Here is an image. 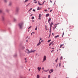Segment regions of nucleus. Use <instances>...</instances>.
<instances>
[{
  "label": "nucleus",
  "mask_w": 78,
  "mask_h": 78,
  "mask_svg": "<svg viewBox=\"0 0 78 78\" xmlns=\"http://www.w3.org/2000/svg\"><path fill=\"white\" fill-rule=\"evenodd\" d=\"M23 23H21L19 24L18 25L20 28L21 29L22 28V27H23Z\"/></svg>",
  "instance_id": "obj_1"
},
{
  "label": "nucleus",
  "mask_w": 78,
  "mask_h": 78,
  "mask_svg": "<svg viewBox=\"0 0 78 78\" xmlns=\"http://www.w3.org/2000/svg\"><path fill=\"white\" fill-rule=\"evenodd\" d=\"M46 59H47V57L46 56L44 55L43 57V62L46 61Z\"/></svg>",
  "instance_id": "obj_2"
},
{
  "label": "nucleus",
  "mask_w": 78,
  "mask_h": 78,
  "mask_svg": "<svg viewBox=\"0 0 78 78\" xmlns=\"http://www.w3.org/2000/svg\"><path fill=\"white\" fill-rule=\"evenodd\" d=\"M27 54H29V53H31V51H29V50L28 49H26L25 51L27 53Z\"/></svg>",
  "instance_id": "obj_3"
},
{
  "label": "nucleus",
  "mask_w": 78,
  "mask_h": 78,
  "mask_svg": "<svg viewBox=\"0 0 78 78\" xmlns=\"http://www.w3.org/2000/svg\"><path fill=\"white\" fill-rule=\"evenodd\" d=\"M36 51V50H33L32 49H31L30 50V53H34V52H35Z\"/></svg>",
  "instance_id": "obj_4"
},
{
  "label": "nucleus",
  "mask_w": 78,
  "mask_h": 78,
  "mask_svg": "<svg viewBox=\"0 0 78 78\" xmlns=\"http://www.w3.org/2000/svg\"><path fill=\"white\" fill-rule=\"evenodd\" d=\"M41 44V42H40V40L39 41V42L37 44V46H39V45H40Z\"/></svg>",
  "instance_id": "obj_5"
},
{
  "label": "nucleus",
  "mask_w": 78,
  "mask_h": 78,
  "mask_svg": "<svg viewBox=\"0 0 78 78\" xmlns=\"http://www.w3.org/2000/svg\"><path fill=\"white\" fill-rule=\"evenodd\" d=\"M37 69L38 70V71H40L41 70V67H38Z\"/></svg>",
  "instance_id": "obj_6"
},
{
  "label": "nucleus",
  "mask_w": 78,
  "mask_h": 78,
  "mask_svg": "<svg viewBox=\"0 0 78 78\" xmlns=\"http://www.w3.org/2000/svg\"><path fill=\"white\" fill-rule=\"evenodd\" d=\"M50 25V27H52V25H53V22H51V24L50 23H49Z\"/></svg>",
  "instance_id": "obj_7"
},
{
  "label": "nucleus",
  "mask_w": 78,
  "mask_h": 78,
  "mask_svg": "<svg viewBox=\"0 0 78 78\" xmlns=\"http://www.w3.org/2000/svg\"><path fill=\"white\" fill-rule=\"evenodd\" d=\"M19 8H16V12H19Z\"/></svg>",
  "instance_id": "obj_8"
},
{
  "label": "nucleus",
  "mask_w": 78,
  "mask_h": 78,
  "mask_svg": "<svg viewBox=\"0 0 78 78\" xmlns=\"http://www.w3.org/2000/svg\"><path fill=\"white\" fill-rule=\"evenodd\" d=\"M41 8H40L39 7H38L37 8V10H40V9H41Z\"/></svg>",
  "instance_id": "obj_9"
},
{
  "label": "nucleus",
  "mask_w": 78,
  "mask_h": 78,
  "mask_svg": "<svg viewBox=\"0 0 78 78\" xmlns=\"http://www.w3.org/2000/svg\"><path fill=\"white\" fill-rule=\"evenodd\" d=\"M51 18H49L48 20V23H50V20H51Z\"/></svg>",
  "instance_id": "obj_10"
},
{
  "label": "nucleus",
  "mask_w": 78,
  "mask_h": 78,
  "mask_svg": "<svg viewBox=\"0 0 78 78\" xmlns=\"http://www.w3.org/2000/svg\"><path fill=\"white\" fill-rule=\"evenodd\" d=\"M54 26L55 27H54L53 28H54V29H55V28H56V27H57L56 24H55Z\"/></svg>",
  "instance_id": "obj_11"
},
{
  "label": "nucleus",
  "mask_w": 78,
  "mask_h": 78,
  "mask_svg": "<svg viewBox=\"0 0 78 78\" xmlns=\"http://www.w3.org/2000/svg\"><path fill=\"white\" fill-rule=\"evenodd\" d=\"M51 27H50V33H51Z\"/></svg>",
  "instance_id": "obj_12"
},
{
  "label": "nucleus",
  "mask_w": 78,
  "mask_h": 78,
  "mask_svg": "<svg viewBox=\"0 0 78 78\" xmlns=\"http://www.w3.org/2000/svg\"><path fill=\"white\" fill-rule=\"evenodd\" d=\"M49 70V69H48L47 70H44V72H47Z\"/></svg>",
  "instance_id": "obj_13"
},
{
  "label": "nucleus",
  "mask_w": 78,
  "mask_h": 78,
  "mask_svg": "<svg viewBox=\"0 0 78 78\" xmlns=\"http://www.w3.org/2000/svg\"><path fill=\"white\" fill-rule=\"evenodd\" d=\"M4 2L5 3H7V0H4Z\"/></svg>",
  "instance_id": "obj_14"
},
{
  "label": "nucleus",
  "mask_w": 78,
  "mask_h": 78,
  "mask_svg": "<svg viewBox=\"0 0 78 78\" xmlns=\"http://www.w3.org/2000/svg\"><path fill=\"white\" fill-rule=\"evenodd\" d=\"M12 5V2H10L9 3V6H11Z\"/></svg>",
  "instance_id": "obj_15"
},
{
  "label": "nucleus",
  "mask_w": 78,
  "mask_h": 78,
  "mask_svg": "<svg viewBox=\"0 0 78 78\" xmlns=\"http://www.w3.org/2000/svg\"><path fill=\"white\" fill-rule=\"evenodd\" d=\"M51 73H52L53 72V69H51L50 70Z\"/></svg>",
  "instance_id": "obj_16"
},
{
  "label": "nucleus",
  "mask_w": 78,
  "mask_h": 78,
  "mask_svg": "<svg viewBox=\"0 0 78 78\" xmlns=\"http://www.w3.org/2000/svg\"><path fill=\"white\" fill-rule=\"evenodd\" d=\"M38 5H42V4L40 3V2H39L38 1Z\"/></svg>",
  "instance_id": "obj_17"
},
{
  "label": "nucleus",
  "mask_w": 78,
  "mask_h": 78,
  "mask_svg": "<svg viewBox=\"0 0 78 78\" xmlns=\"http://www.w3.org/2000/svg\"><path fill=\"white\" fill-rule=\"evenodd\" d=\"M59 35H58L57 36H55V38H57V37H59Z\"/></svg>",
  "instance_id": "obj_18"
},
{
  "label": "nucleus",
  "mask_w": 78,
  "mask_h": 78,
  "mask_svg": "<svg viewBox=\"0 0 78 78\" xmlns=\"http://www.w3.org/2000/svg\"><path fill=\"white\" fill-rule=\"evenodd\" d=\"M2 18L3 20H5V17L2 16Z\"/></svg>",
  "instance_id": "obj_19"
},
{
  "label": "nucleus",
  "mask_w": 78,
  "mask_h": 78,
  "mask_svg": "<svg viewBox=\"0 0 78 78\" xmlns=\"http://www.w3.org/2000/svg\"><path fill=\"white\" fill-rule=\"evenodd\" d=\"M37 78H39L40 77L39 76V75H37Z\"/></svg>",
  "instance_id": "obj_20"
},
{
  "label": "nucleus",
  "mask_w": 78,
  "mask_h": 78,
  "mask_svg": "<svg viewBox=\"0 0 78 78\" xmlns=\"http://www.w3.org/2000/svg\"><path fill=\"white\" fill-rule=\"evenodd\" d=\"M48 16H49V14H47L46 15V17H48Z\"/></svg>",
  "instance_id": "obj_21"
},
{
  "label": "nucleus",
  "mask_w": 78,
  "mask_h": 78,
  "mask_svg": "<svg viewBox=\"0 0 78 78\" xmlns=\"http://www.w3.org/2000/svg\"><path fill=\"white\" fill-rule=\"evenodd\" d=\"M28 0H26L24 2V3H26V2H28Z\"/></svg>",
  "instance_id": "obj_22"
},
{
  "label": "nucleus",
  "mask_w": 78,
  "mask_h": 78,
  "mask_svg": "<svg viewBox=\"0 0 78 78\" xmlns=\"http://www.w3.org/2000/svg\"><path fill=\"white\" fill-rule=\"evenodd\" d=\"M32 27L31 26H30L28 28V30H29L30 28H31Z\"/></svg>",
  "instance_id": "obj_23"
},
{
  "label": "nucleus",
  "mask_w": 78,
  "mask_h": 78,
  "mask_svg": "<svg viewBox=\"0 0 78 78\" xmlns=\"http://www.w3.org/2000/svg\"><path fill=\"white\" fill-rule=\"evenodd\" d=\"M32 9V8H31L29 11H28V12H30V11H31V10H32V9Z\"/></svg>",
  "instance_id": "obj_24"
},
{
  "label": "nucleus",
  "mask_w": 78,
  "mask_h": 78,
  "mask_svg": "<svg viewBox=\"0 0 78 78\" xmlns=\"http://www.w3.org/2000/svg\"><path fill=\"white\" fill-rule=\"evenodd\" d=\"M2 12V10L1 9H0V13Z\"/></svg>",
  "instance_id": "obj_25"
},
{
  "label": "nucleus",
  "mask_w": 78,
  "mask_h": 78,
  "mask_svg": "<svg viewBox=\"0 0 78 78\" xmlns=\"http://www.w3.org/2000/svg\"><path fill=\"white\" fill-rule=\"evenodd\" d=\"M52 43H53V42L49 44V46H50L51 45V44Z\"/></svg>",
  "instance_id": "obj_26"
},
{
  "label": "nucleus",
  "mask_w": 78,
  "mask_h": 78,
  "mask_svg": "<svg viewBox=\"0 0 78 78\" xmlns=\"http://www.w3.org/2000/svg\"><path fill=\"white\" fill-rule=\"evenodd\" d=\"M63 45V44H62V45H60V48H61V47H62V46Z\"/></svg>",
  "instance_id": "obj_27"
},
{
  "label": "nucleus",
  "mask_w": 78,
  "mask_h": 78,
  "mask_svg": "<svg viewBox=\"0 0 78 78\" xmlns=\"http://www.w3.org/2000/svg\"><path fill=\"white\" fill-rule=\"evenodd\" d=\"M14 22H16L17 20L16 19H14Z\"/></svg>",
  "instance_id": "obj_28"
},
{
  "label": "nucleus",
  "mask_w": 78,
  "mask_h": 78,
  "mask_svg": "<svg viewBox=\"0 0 78 78\" xmlns=\"http://www.w3.org/2000/svg\"><path fill=\"white\" fill-rule=\"evenodd\" d=\"M34 19V17L32 16V19Z\"/></svg>",
  "instance_id": "obj_29"
},
{
  "label": "nucleus",
  "mask_w": 78,
  "mask_h": 78,
  "mask_svg": "<svg viewBox=\"0 0 78 78\" xmlns=\"http://www.w3.org/2000/svg\"><path fill=\"white\" fill-rule=\"evenodd\" d=\"M50 41H51V40H49L48 41V42H50Z\"/></svg>",
  "instance_id": "obj_30"
},
{
  "label": "nucleus",
  "mask_w": 78,
  "mask_h": 78,
  "mask_svg": "<svg viewBox=\"0 0 78 78\" xmlns=\"http://www.w3.org/2000/svg\"><path fill=\"white\" fill-rule=\"evenodd\" d=\"M40 40L39 41H40V42H41V40H42V38H41V37H40Z\"/></svg>",
  "instance_id": "obj_31"
},
{
  "label": "nucleus",
  "mask_w": 78,
  "mask_h": 78,
  "mask_svg": "<svg viewBox=\"0 0 78 78\" xmlns=\"http://www.w3.org/2000/svg\"><path fill=\"white\" fill-rule=\"evenodd\" d=\"M41 14H39V17H41Z\"/></svg>",
  "instance_id": "obj_32"
},
{
  "label": "nucleus",
  "mask_w": 78,
  "mask_h": 78,
  "mask_svg": "<svg viewBox=\"0 0 78 78\" xmlns=\"http://www.w3.org/2000/svg\"><path fill=\"white\" fill-rule=\"evenodd\" d=\"M64 32H63V33L62 37H63V36H64Z\"/></svg>",
  "instance_id": "obj_33"
},
{
  "label": "nucleus",
  "mask_w": 78,
  "mask_h": 78,
  "mask_svg": "<svg viewBox=\"0 0 78 78\" xmlns=\"http://www.w3.org/2000/svg\"><path fill=\"white\" fill-rule=\"evenodd\" d=\"M48 78H50V75H48Z\"/></svg>",
  "instance_id": "obj_34"
},
{
  "label": "nucleus",
  "mask_w": 78,
  "mask_h": 78,
  "mask_svg": "<svg viewBox=\"0 0 78 78\" xmlns=\"http://www.w3.org/2000/svg\"><path fill=\"white\" fill-rule=\"evenodd\" d=\"M58 58L57 59L55 60V62H57L58 61Z\"/></svg>",
  "instance_id": "obj_35"
},
{
  "label": "nucleus",
  "mask_w": 78,
  "mask_h": 78,
  "mask_svg": "<svg viewBox=\"0 0 78 78\" xmlns=\"http://www.w3.org/2000/svg\"><path fill=\"white\" fill-rule=\"evenodd\" d=\"M45 2V1H44L43 3H42V4H41V5H43L44 3V2Z\"/></svg>",
  "instance_id": "obj_36"
},
{
  "label": "nucleus",
  "mask_w": 78,
  "mask_h": 78,
  "mask_svg": "<svg viewBox=\"0 0 78 78\" xmlns=\"http://www.w3.org/2000/svg\"><path fill=\"white\" fill-rule=\"evenodd\" d=\"M33 11H34V12H35V11H36V10H35V9H34L33 10Z\"/></svg>",
  "instance_id": "obj_37"
},
{
  "label": "nucleus",
  "mask_w": 78,
  "mask_h": 78,
  "mask_svg": "<svg viewBox=\"0 0 78 78\" xmlns=\"http://www.w3.org/2000/svg\"><path fill=\"white\" fill-rule=\"evenodd\" d=\"M52 34L53 36H55V34L53 33H52Z\"/></svg>",
  "instance_id": "obj_38"
},
{
  "label": "nucleus",
  "mask_w": 78,
  "mask_h": 78,
  "mask_svg": "<svg viewBox=\"0 0 78 78\" xmlns=\"http://www.w3.org/2000/svg\"><path fill=\"white\" fill-rule=\"evenodd\" d=\"M59 66L60 67H61V63H60L59 64Z\"/></svg>",
  "instance_id": "obj_39"
},
{
  "label": "nucleus",
  "mask_w": 78,
  "mask_h": 78,
  "mask_svg": "<svg viewBox=\"0 0 78 78\" xmlns=\"http://www.w3.org/2000/svg\"><path fill=\"white\" fill-rule=\"evenodd\" d=\"M63 57L62 56H61V58H60V59H62V58Z\"/></svg>",
  "instance_id": "obj_40"
},
{
  "label": "nucleus",
  "mask_w": 78,
  "mask_h": 78,
  "mask_svg": "<svg viewBox=\"0 0 78 78\" xmlns=\"http://www.w3.org/2000/svg\"><path fill=\"white\" fill-rule=\"evenodd\" d=\"M44 11L47 12V11H48V10H47L46 9V10H44Z\"/></svg>",
  "instance_id": "obj_41"
},
{
  "label": "nucleus",
  "mask_w": 78,
  "mask_h": 78,
  "mask_svg": "<svg viewBox=\"0 0 78 78\" xmlns=\"http://www.w3.org/2000/svg\"><path fill=\"white\" fill-rule=\"evenodd\" d=\"M38 19H39V20H41V17H39Z\"/></svg>",
  "instance_id": "obj_42"
},
{
  "label": "nucleus",
  "mask_w": 78,
  "mask_h": 78,
  "mask_svg": "<svg viewBox=\"0 0 78 78\" xmlns=\"http://www.w3.org/2000/svg\"><path fill=\"white\" fill-rule=\"evenodd\" d=\"M53 45H54V44L53 43H52V44H51V45L52 46H53Z\"/></svg>",
  "instance_id": "obj_43"
},
{
  "label": "nucleus",
  "mask_w": 78,
  "mask_h": 78,
  "mask_svg": "<svg viewBox=\"0 0 78 78\" xmlns=\"http://www.w3.org/2000/svg\"><path fill=\"white\" fill-rule=\"evenodd\" d=\"M34 3H37V1L35 2Z\"/></svg>",
  "instance_id": "obj_44"
},
{
  "label": "nucleus",
  "mask_w": 78,
  "mask_h": 78,
  "mask_svg": "<svg viewBox=\"0 0 78 78\" xmlns=\"http://www.w3.org/2000/svg\"><path fill=\"white\" fill-rule=\"evenodd\" d=\"M54 51V50H52V51H51V53H52L53 51Z\"/></svg>",
  "instance_id": "obj_45"
},
{
  "label": "nucleus",
  "mask_w": 78,
  "mask_h": 78,
  "mask_svg": "<svg viewBox=\"0 0 78 78\" xmlns=\"http://www.w3.org/2000/svg\"><path fill=\"white\" fill-rule=\"evenodd\" d=\"M37 27H36V28L35 29V30H37Z\"/></svg>",
  "instance_id": "obj_46"
},
{
  "label": "nucleus",
  "mask_w": 78,
  "mask_h": 78,
  "mask_svg": "<svg viewBox=\"0 0 78 78\" xmlns=\"http://www.w3.org/2000/svg\"><path fill=\"white\" fill-rule=\"evenodd\" d=\"M50 2L51 3H52V1H51V0H50Z\"/></svg>",
  "instance_id": "obj_47"
},
{
  "label": "nucleus",
  "mask_w": 78,
  "mask_h": 78,
  "mask_svg": "<svg viewBox=\"0 0 78 78\" xmlns=\"http://www.w3.org/2000/svg\"><path fill=\"white\" fill-rule=\"evenodd\" d=\"M43 41H44L42 40V41H41V42H42Z\"/></svg>",
  "instance_id": "obj_48"
},
{
  "label": "nucleus",
  "mask_w": 78,
  "mask_h": 78,
  "mask_svg": "<svg viewBox=\"0 0 78 78\" xmlns=\"http://www.w3.org/2000/svg\"><path fill=\"white\" fill-rule=\"evenodd\" d=\"M52 11V10H51L50 12H51Z\"/></svg>",
  "instance_id": "obj_49"
},
{
  "label": "nucleus",
  "mask_w": 78,
  "mask_h": 78,
  "mask_svg": "<svg viewBox=\"0 0 78 78\" xmlns=\"http://www.w3.org/2000/svg\"><path fill=\"white\" fill-rule=\"evenodd\" d=\"M33 16V14H32L31 15H30V16Z\"/></svg>",
  "instance_id": "obj_50"
},
{
  "label": "nucleus",
  "mask_w": 78,
  "mask_h": 78,
  "mask_svg": "<svg viewBox=\"0 0 78 78\" xmlns=\"http://www.w3.org/2000/svg\"><path fill=\"white\" fill-rule=\"evenodd\" d=\"M49 73H51V72H50V71H49Z\"/></svg>",
  "instance_id": "obj_51"
},
{
  "label": "nucleus",
  "mask_w": 78,
  "mask_h": 78,
  "mask_svg": "<svg viewBox=\"0 0 78 78\" xmlns=\"http://www.w3.org/2000/svg\"><path fill=\"white\" fill-rule=\"evenodd\" d=\"M25 60H27V58H25Z\"/></svg>",
  "instance_id": "obj_52"
},
{
  "label": "nucleus",
  "mask_w": 78,
  "mask_h": 78,
  "mask_svg": "<svg viewBox=\"0 0 78 78\" xmlns=\"http://www.w3.org/2000/svg\"><path fill=\"white\" fill-rule=\"evenodd\" d=\"M52 48V49H55V48Z\"/></svg>",
  "instance_id": "obj_53"
},
{
  "label": "nucleus",
  "mask_w": 78,
  "mask_h": 78,
  "mask_svg": "<svg viewBox=\"0 0 78 78\" xmlns=\"http://www.w3.org/2000/svg\"><path fill=\"white\" fill-rule=\"evenodd\" d=\"M27 62V60H26L25 62Z\"/></svg>",
  "instance_id": "obj_54"
},
{
  "label": "nucleus",
  "mask_w": 78,
  "mask_h": 78,
  "mask_svg": "<svg viewBox=\"0 0 78 78\" xmlns=\"http://www.w3.org/2000/svg\"><path fill=\"white\" fill-rule=\"evenodd\" d=\"M42 70H44V67L42 68Z\"/></svg>",
  "instance_id": "obj_55"
},
{
  "label": "nucleus",
  "mask_w": 78,
  "mask_h": 78,
  "mask_svg": "<svg viewBox=\"0 0 78 78\" xmlns=\"http://www.w3.org/2000/svg\"><path fill=\"white\" fill-rule=\"evenodd\" d=\"M28 6V5H26V6Z\"/></svg>",
  "instance_id": "obj_56"
},
{
  "label": "nucleus",
  "mask_w": 78,
  "mask_h": 78,
  "mask_svg": "<svg viewBox=\"0 0 78 78\" xmlns=\"http://www.w3.org/2000/svg\"><path fill=\"white\" fill-rule=\"evenodd\" d=\"M32 22H34V20H32Z\"/></svg>",
  "instance_id": "obj_57"
},
{
  "label": "nucleus",
  "mask_w": 78,
  "mask_h": 78,
  "mask_svg": "<svg viewBox=\"0 0 78 78\" xmlns=\"http://www.w3.org/2000/svg\"><path fill=\"white\" fill-rule=\"evenodd\" d=\"M45 27H46L45 28H47V26L46 25L45 26Z\"/></svg>",
  "instance_id": "obj_58"
},
{
  "label": "nucleus",
  "mask_w": 78,
  "mask_h": 78,
  "mask_svg": "<svg viewBox=\"0 0 78 78\" xmlns=\"http://www.w3.org/2000/svg\"><path fill=\"white\" fill-rule=\"evenodd\" d=\"M26 41L27 42H28V41L27 40Z\"/></svg>",
  "instance_id": "obj_59"
},
{
  "label": "nucleus",
  "mask_w": 78,
  "mask_h": 78,
  "mask_svg": "<svg viewBox=\"0 0 78 78\" xmlns=\"http://www.w3.org/2000/svg\"><path fill=\"white\" fill-rule=\"evenodd\" d=\"M58 24H59V23H58V24H56V25H58Z\"/></svg>",
  "instance_id": "obj_60"
},
{
  "label": "nucleus",
  "mask_w": 78,
  "mask_h": 78,
  "mask_svg": "<svg viewBox=\"0 0 78 78\" xmlns=\"http://www.w3.org/2000/svg\"><path fill=\"white\" fill-rule=\"evenodd\" d=\"M46 28V30H47V28Z\"/></svg>",
  "instance_id": "obj_61"
},
{
  "label": "nucleus",
  "mask_w": 78,
  "mask_h": 78,
  "mask_svg": "<svg viewBox=\"0 0 78 78\" xmlns=\"http://www.w3.org/2000/svg\"><path fill=\"white\" fill-rule=\"evenodd\" d=\"M43 78H46V77H44Z\"/></svg>",
  "instance_id": "obj_62"
},
{
  "label": "nucleus",
  "mask_w": 78,
  "mask_h": 78,
  "mask_svg": "<svg viewBox=\"0 0 78 78\" xmlns=\"http://www.w3.org/2000/svg\"><path fill=\"white\" fill-rule=\"evenodd\" d=\"M36 0H34V1H36Z\"/></svg>",
  "instance_id": "obj_63"
},
{
  "label": "nucleus",
  "mask_w": 78,
  "mask_h": 78,
  "mask_svg": "<svg viewBox=\"0 0 78 78\" xmlns=\"http://www.w3.org/2000/svg\"><path fill=\"white\" fill-rule=\"evenodd\" d=\"M48 9H50V8H48Z\"/></svg>",
  "instance_id": "obj_64"
}]
</instances>
